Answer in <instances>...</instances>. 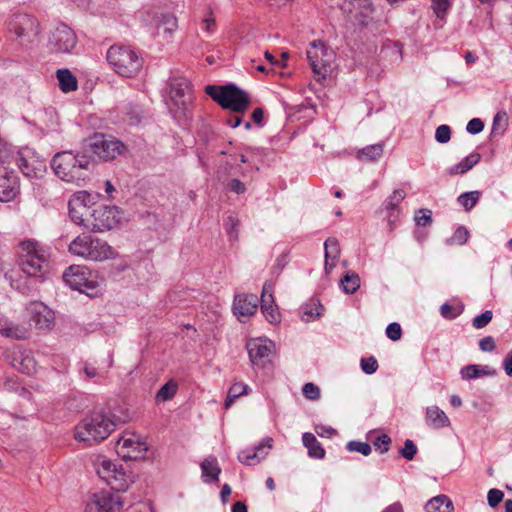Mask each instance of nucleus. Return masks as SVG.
Wrapping results in <instances>:
<instances>
[{"label": "nucleus", "mask_w": 512, "mask_h": 512, "mask_svg": "<svg viewBox=\"0 0 512 512\" xmlns=\"http://www.w3.org/2000/svg\"><path fill=\"white\" fill-rule=\"evenodd\" d=\"M116 422L110 412L95 410L86 416L75 428V439L86 446L106 439L115 429Z\"/></svg>", "instance_id": "nucleus-1"}, {"label": "nucleus", "mask_w": 512, "mask_h": 512, "mask_svg": "<svg viewBox=\"0 0 512 512\" xmlns=\"http://www.w3.org/2000/svg\"><path fill=\"white\" fill-rule=\"evenodd\" d=\"M91 164V157L86 153L75 154L73 151H61L56 153L51 162V168L55 175L63 181L80 185L87 177V171Z\"/></svg>", "instance_id": "nucleus-2"}, {"label": "nucleus", "mask_w": 512, "mask_h": 512, "mask_svg": "<svg viewBox=\"0 0 512 512\" xmlns=\"http://www.w3.org/2000/svg\"><path fill=\"white\" fill-rule=\"evenodd\" d=\"M48 250L36 240L19 243L18 265L30 278L40 279L48 271Z\"/></svg>", "instance_id": "nucleus-3"}, {"label": "nucleus", "mask_w": 512, "mask_h": 512, "mask_svg": "<svg viewBox=\"0 0 512 512\" xmlns=\"http://www.w3.org/2000/svg\"><path fill=\"white\" fill-rule=\"evenodd\" d=\"M106 58L115 73L126 78L136 76L144 63L138 51L124 45H112L107 51Z\"/></svg>", "instance_id": "nucleus-4"}, {"label": "nucleus", "mask_w": 512, "mask_h": 512, "mask_svg": "<svg viewBox=\"0 0 512 512\" xmlns=\"http://www.w3.org/2000/svg\"><path fill=\"white\" fill-rule=\"evenodd\" d=\"M69 252L93 261H104L117 256L116 251L106 241L87 233L77 236L70 243Z\"/></svg>", "instance_id": "nucleus-5"}, {"label": "nucleus", "mask_w": 512, "mask_h": 512, "mask_svg": "<svg viewBox=\"0 0 512 512\" xmlns=\"http://www.w3.org/2000/svg\"><path fill=\"white\" fill-rule=\"evenodd\" d=\"M205 92L222 108L237 114L244 113L251 103L248 93L235 84L208 85Z\"/></svg>", "instance_id": "nucleus-6"}, {"label": "nucleus", "mask_w": 512, "mask_h": 512, "mask_svg": "<svg viewBox=\"0 0 512 512\" xmlns=\"http://www.w3.org/2000/svg\"><path fill=\"white\" fill-rule=\"evenodd\" d=\"M7 29L14 34L15 40L22 46L34 45L40 33L38 20L30 14L13 13L7 19Z\"/></svg>", "instance_id": "nucleus-7"}, {"label": "nucleus", "mask_w": 512, "mask_h": 512, "mask_svg": "<svg viewBox=\"0 0 512 512\" xmlns=\"http://www.w3.org/2000/svg\"><path fill=\"white\" fill-rule=\"evenodd\" d=\"M85 153H91L100 160L109 161L120 155L124 149L121 141L104 134L95 133L85 140Z\"/></svg>", "instance_id": "nucleus-8"}, {"label": "nucleus", "mask_w": 512, "mask_h": 512, "mask_svg": "<svg viewBox=\"0 0 512 512\" xmlns=\"http://www.w3.org/2000/svg\"><path fill=\"white\" fill-rule=\"evenodd\" d=\"M307 59L313 73L325 78L331 71V65L335 59L334 51L321 40H314L307 49Z\"/></svg>", "instance_id": "nucleus-9"}, {"label": "nucleus", "mask_w": 512, "mask_h": 512, "mask_svg": "<svg viewBox=\"0 0 512 512\" xmlns=\"http://www.w3.org/2000/svg\"><path fill=\"white\" fill-rule=\"evenodd\" d=\"M64 282L73 290L89 294L98 286L96 275L86 266L72 265L63 273Z\"/></svg>", "instance_id": "nucleus-10"}, {"label": "nucleus", "mask_w": 512, "mask_h": 512, "mask_svg": "<svg viewBox=\"0 0 512 512\" xmlns=\"http://www.w3.org/2000/svg\"><path fill=\"white\" fill-rule=\"evenodd\" d=\"M121 219V212L116 206L100 205L94 208L87 219L86 228L94 232H105L113 229Z\"/></svg>", "instance_id": "nucleus-11"}, {"label": "nucleus", "mask_w": 512, "mask_h": 512, "mask_svg": "<svg viewBox=\"0 0 512 512\" xmlns=\"http://www.w3.org/2000/svg\"><path fill=\"white\" fill-rule=\"evenodd\" d=\"M97 473L103 478L112 490L124 492L132 483L131 476L127 475L123 467H118L110 460H103L98 466Z\"/></svg>", "instance_id": "nucleus-12"}, {"label": "nucleus", "mask_w": 512, "mask_h": 512, "mask_svg": "<svg viewBox=\"0 0 512 512\" xmlns=\"http://www.w3.org/2000/svg\"><path fill=\"white\" fill-rule=\"evenodd\" d=\"M15 162L27 178H40L47 170L46 160L28 148L18 152Z\"/></svg>", "instance_id": "nucleus-13"}, {"label": "nucleus", "mask_w": 512, "mask_h": 512, "mask_svg": "<svg viewBox=\"0 0 512 512\" xmlns=\"http://www.w3.org/2000/svg\"><path fill=\"white\" fill-rule=\"evenodd\" d=\"M86 512H123V499L118 493L102 490L91 495Z\"/></svg>", "instance_id": "nucleus-14"}, {"label": "nucleus", "mask_w": 512, "mask_h": 512, "mask_svg": "<svg viewBox=\"0 0 512 512\" xmlns=\"http://www.w3.org/2000/svg\"><path fill=\"white\" fill-rule=\"evenodd\" d=\"M170 99L177 108V113L186 115V111L192 102L190 82L185 78L172 79L170 82Z\"/></svg>", "instance_id": "nucleus-15"}, {"label": "nucleus", "mask_w": 512, "mask_h": 512, "mask_svg": "<svg viewBox=\"0 0 512 512\" xmlns=\"http://www.w3.org/2000/svg\"><path fill=\"white\" fill-rule=\"evenodd\" d=\"M246 348L252 365L264 367L266 363L270 362V355L275 344L266 338H255L247 342Z\"/></svg>", "instance_id": "nucleus-16"}, {"label": "nucleus", "mask_w": 512, "mask_h": 512, "mask_svg": "<svg viewBox=\"0 0 512 512\" xmlns=\"http://www.w3.org/2000/svg\"><path fill=\"white\" fill-rule=\"evenodd\" d=\"M49 44L60 53H70L77 44V36L66 24H59L51 32Z\"/></svg>", "instance_id": "nucleus-17"}, {"label": "nucleus", "mask_w": 512, "mask_h": 512, "mask_svg": "<svg viewBox=\"0 0 512 512\" xmlns=\"http://www.w3.org/2000/svg\"><path fill=\"white\" fill-rule=\"evenodd\" d=\"M30 325H34L38 330L50 329L54 324L55 314L43 302H31L27 308Z\"/></svg>", "instance_id": "nucleus-18"}, {"label": "nucleus", "mask_w": 512, "mask_h": 512, "mask_svg": "<svg viewBox=\"0 0 512 512\" xmlns=\"http://www.w3.org/2000/svg\"><path fill=\"white\" fill-rule=\"evenodd\" d=\"M20 183L17 173L0 163V202H10L19 193Z\"/></svg>", "instance_id": "nucleus-19"}, {"label": "nucleus", "mask_w": 512, "mask_h": 512, "mask_svg": "<svg viewBox=\"0 0 512 512\" xmlns=\"http://www.w3.org/2000/svg\"><path fill=\"white\" fill-rule=\"evenodd\" d=\"M118 454L123 458L137 459L147 451V444L136 435L121 437L117 442Z\"/></svg>", "instance_id": "nucleus-20"}, {"label": "nucleus", "mask_w": 512, "mask_h": 512, "mask_svg": "<svg viewBox=\"0 0 512 512\" xmlns=\"http://www.w3.org/2000/svg\"><path fill=\"white\" fill-rule=\"evenodd\" d=\"M272 438L266 437L262 442H260L253 450H243L238 454V459L241 463L245 465H252L254 463H258L261 459H263L267 455V451L272 448Z\"/></svg>", "instance_id": "nucleus-21"}, {"label": "nucleus", "mask_w": 512, "mask_h": 512, "mask_svg": "<svg viewBox=\"0 0 512 512\" xmlns=\"http://www.w3.org/2000/svg\"><path fill=\"white\" fill-rule=\"evenodd\" d=\"M258 298L254 294L237 295L234 299V313L239 316H251L256 312Z\"/></svg>", "instance_id": "nucleus-22"}, {"label": "nucleus", "mask_w": 512, "mask_h": 512, "mask_svg": "<svg viewBox=\"0 0 512 512\" xmlns=\"http://www.w3.org/2000/svg\"><path fill=\"white\" fill-rule=\"evenodd\" d=\"M0 333L16 340H25L30 335L27 327L14 324L5 318H0Z\"/></svg>", "instance_id": "nucleus-23"}, {"label": "nucleus", "mask_w": 512, "mask_h": 512, "mask_svg": "<svg viewBox=\"0 0 512 512\" xmlns=\"http://www.w3.org/2000/svg\"><path fill=\"white\" fill-rule=\"evenodd\" d=\"M202 478L205 483L218 482L221 468L214 456H209L201 463Z\"/></svg>", "instance_id": "nucleus-24"}, {"label": "nucleus", "mask_w": 512, "mask_h": 512, "mask_svg": "<svg viewBox=\"0 0 512 512\" xmlns=\"http://www.w3.org/2000/svg\"><path fill=\"white\" fill-rule=\"evenodd\" d=\"M426 423L433 429H440L449 426L450 420L439 407L431 406L426 410Z\"/></svg>", "instance_id": "nucleus-25"}, {"label": "nucleus", "mask_w": 512, "mask_h": 512, "mask_svg": "<svg viewBox=\"0 0 512 512\" xmlns=\"http://www.w3.org/2000/svg\"><path fill=\"white\" fill-rule=\"evenodd\" d=\"M156 34H172L177 29V19L171 13H161L154 18Z\"/></svg>", "instance_id": "nucleus-26"}, {"label": "nucleus", "mask_w": 512, "mask_h": 512, "mask_svg": "<svg viewBox=\"0 0 512 512\" xmlns=\"http://www.w3.org/2000/svg\"><path fill=\"white\" fill-rule=\"evenodd\" d=\"M424 508L426 512H454L453 502L445 494L432 497Z\"/></svg>", "instance_id": "nucleus-27"}, {"label": "nucleus", "mask_w": 512, "mask_h": 512, "mask_svg": "<svg viewBox=\"0 0 512 512\" xmlns=\"http://www.w3.org/2000/svg\"><path fill=\"white\" fill-rule=\"evenodd\" d=\"M325 271L326 273H330V271L335 267L336 260L340 255V247L339 242L336 238H328L325 243Z\"/></svg>", "instance_id": "nucleus-28"}, {"label": "nucleus", "mask_w": 512, "mask_h": 512, "mask_svg": "<svg viewBox=\"0 0 512 512\" xmlns=\"http://www.w3.org/2000/svg\"><path fill=\"white\" fill-rule=\"evenodd\" d=\"M405 197L406 193L403 189H396L384 202V208L387 211V219L391 228L396 219L394 212L398 211V205Z\"/></svg>", "instance_id": "nucleus-29"}, {"label": "nucleus", "mask_w": 512, "mask_h": 512, "mask_svg": "<svg viewBox=\"0 0 512 512\" xmlns=\"http://www.w3.org/2000/svg\"><path fill=\"white\" fill-rule=\"evenodd\" d=\"M301 318L303 321L309 322L318 319L323 315L324 306L318 299H310L307 303L301 306Z\"/></svg>", "instance_id": "nucleus-30"}, {"label": "nucleus", "mask_w": 512, "mask_h": 512, "mask_svg": "<svg viewBox=\"0 0 512 512\" xmlns=\"http://www.w3.org/2000/svg\"><path fill=\"white\" fill-rule=\"evenodd\" d=\"M59 88L64 93L75 91L78 87V81L74 74L66 68L59 69L56 72Z\"/></svg>", "instance_id": "nucleus-31"}, {"label": "nucleus", "mask_w": 512, "mask_h": 512, "mask_svg": "<svg viewBox=\"0 0 512 512\" xmlns=\"http://www.w3.org/2000/svg\"><path fill=\"white\" fill-rule=\"evenodd\" d=\"M481 159V155L477 152L471 153L465 157L461 162L451 166L447 172L449 175L464 174L472 169Z\"/></svg>", "instance_id": "nucleus-32"}, {"label": "nucleus", "mask_w": 512, "mask_h": 512, "mask_svg": "<svg viewBox=\"0 0 512 512\" xmlns=\"http://www.w3.org/2000/svg\"><path fill=\"white\" fill-rule=\"evenodd\" d=\"M304 446L308 449V455L311 458L323 459L325 456V450L316 439L314 434L306 432L302 436Z\"/></svg>", "instance_id": "nucleus-33"}, {"label": "nucleus", "mask_w": 512, "mask_h": 512, "mask_svg": "<svg viewBox=\"0 0 512 512\" xmlns=\"http://www.w3.org/2000/svg\"><path fill=\"white\" fill-rule=\"evenodd\" d=\"M68 209L71 220L79 226L86 227L87 219L89 218V214L91 212H88L87 209H84L81 206H79L78 200L73 202L69 199Z\"/></svg>", "instance_id": "nucleus-34"}, {"label": "nucleus", "mask_w": 512, "mask_h": 512, "mask_svg": "<svg viewBox=\"0 0 512 512\" xmlns=\"http://www.w3.org/2000/svg\"><path fill=\"white\" fill-rule=\"evenodd\" d=\"M341 290L346 294H354L360 288V277L353 271H348L339 281Z\"/></svg>", "instance_id": "nucleus-35"}, {"label": "nucleus", "mask_w": 512, "mask_h": 512, "mask_svg": "<svg viewBox=\"0 0 512 512\" xmlns=\"http://www.w3.org/2000/svg\"><path fill=\"white\" fill-rule=\"evenodd\" d=\"M460 374L463 379H475L480 376L494 375L495 371L492 370L489 366L470 364L463 367L460 371Z\"/></svg>", "instance_id": "nucleus-36"}, {"label": "nucleus", "mask_w": 512, "mask_h": 512, "mask_svg": "<svg viewBox=\"0 0 512 512\" xmlns=\"http://www.w3.org/2000/svg\"><path fill=\"white\" fill-rule=\"evenodd\" d=\"M383 154V145L380 143L369 145L359 150L357 158L366 161H376Z\"/></svg>", "instance_id": "nucleus-37"}, {"label": "nucleus", "mask_w": 512, "mask_h": 512, "mask_svg": "<svg viewBox=\"0 0 512 512\" xmlns=\"http://www.w3.org/2000/svg\"><path fill=\"white\" fill-rule=\"evenodd\" d=\"M249 390V386L244 383H234L228 391V395L224 403L225 408H229L233 404L235 399L239 398L242 395L248 394Z\"/></svg>", "instance_id": "nucleus-38"}, {"label": "nucleus", "mask_w": 512, "mask_h": 512, "mask_svg": "<svg viewBox=\"0 0 512 512\" xmlns=\"http://www.w3.org/2000/svg\"><path fill=\"white\" fill-rule=\"evenodd\" d=\"M481 193L479 191H470L462 193L458 198V203L463 206L466 211H470L479 201Z\"/></svg>", "instance_id": "nucleus-39"}, {"label": "nucleus", "mask_w": 512, "mask_h": 512, "mask_svg": "<svg viewBox=\"0 0 512 512\" xmlns=\"http://www.w3.org/2000/svg\"><path fill=\"white\" fill-rule=\"evenodd\" d=\"M97 197V195H92L87 191H78L72 195L70 200L73 202L78 200L79 206H81L84 209H87V211L90 212V207L91 205L95 204Z\"/></svg>", "instance_id": "nucleus-40"}, {"label": "nucleus", "mask_w": 512, "mask_h": 512, "mask_svg": "<svg viewBox=\"0 0 512 512\" xmlns=\"http://www.w3.org/2000/svg\"><path fill=\"white\" fill-rule=\"evenodd\" d=\"M178 385L174 381L165 383L157 392L156 399L159 401L170 400L177 392Z\"/></svg>", "instance_id": "nucleus-41"}, {"label": "nucleus", "mask_w": 512, "mask_h": 512, "mask_svg": "<svg viewBox=\"0 0 512 512\" xmlns=\"http://www.w3.org/2000/svg\"><path fill=\"white\" fill-rule=\"evenodd\" d=\"M346 449L349 452H358L364 456H368L372 449L367 442L352 440L346 444Z\"/></svg>", "instance_id": "nucleus-42"}, {"label": "nucleus", "mask_w": 512, "mask_h": 512, "mask_svg": "<svg viewBox=\"0 0 512 512\" xmlns=\"http://www.w3.org/2000/svg\"><path fill=\"white\" fill-rule=\"evenodd\" d=\"M261 310L266 320L271 324L280 322V313L275 304L272 305H261Z\"/></svg>", "instance_id": "nucleus-43"}, {"label": "nucleus", "mask_w": 512, "mask_h": 512, "mask_svg": "<svg viewBox=\"0 0 512 512\" xmlns=\"http://www.w3.org/2000/svg\"><path fill=\"white\" fill-rule=\"evenodd\" d=\"M417 446L416 444L410 440L406 439L404 442V446L399 450V454L406 460H413L415 455L417 454Z\"/></svg>", "instance_id": "nucleus-44"}, {"label": "nucleus", "mask_w": 512, "mask_h": 512, "mask_svg": "<svg viewBox=\"0 0 512 512\" xmlns=\"http://www.w3.org/2000/svg\"><path fill=\"white\" fill-rule=\"evenodd\" d=\"M493 318V313L490 310H486L480 315H477L472 320V325L476 329H482L486 327Z\"/></svg>", "instance_id": "nucleus-45"}, {"label": "nucleus", "mask_w": 512, "mask_h": 512, "mask_svg": "<svg viewBox=\"0 0 512 512\" xmlns=\"http://www.w3.org/2000/svg\"><path fill=\"white\" fill-rule=\"evenodd\" d=\"M360 365L362 371L368 375L375 373L378 369V362L376 358L373 356L362 358L360 361Z\"/></svg>", "instance_id": "nucleus-46"}, {"label": "nucleus", "mask_w": 512, "mask_h": 512, "mask_svg": "<svg viewBox=\"0 0 512 512\" xmlns=\"http://www.w3.org/2000/svg\"><path fill=\"white\" fill-rule=\"evenodd\" d=\"M238 225L239 221L234 216L230 215L225 221V228L230 239L236 240L238 238Z\"/></svg>", "instance_id": "nucleus-47"}, {"label": "nucleus", "mask_w": 512, "mask_h": 512, "mask_svg": "<svg viewBox=\"0 0 512 512\" xmlns=\"http://www.w3.org/2000/svg\"><path fill=\"white\" fill-rule=\"evenodd\" d=\"M503 498H504V493L499 489L492 488L488 491L487 501H488V505L491 508L497 507L502 502Z\"/></svg>", "instance_id": "nucleus-48"}, {"label": "nucleus", "mask_w": 512, "mask_h": 512, "mask_svg": "<svg viewBox=\"0 0 512 512\" xmlns=\"http://www.w3.org/2000/svg\"><path fill=\"white\" fill-rule=\"evenodd\" d=\"M303 395L309 400H318L320 398V389L317 385L308 382L303 386Z\"/></svg>", "instance_id": "nucleus-49"}, {"label": "nucleus", "mask_w": 512, "mask_h": 512, "mask_svg": "<svg viewBox=\"0 0 512 512\" xmlns=\"http://www.w3.org/2000/svg\"><path fill=\"white\" fill-rule=\"evenodd\" d=\"M451 138V129L448 125H440L437 127L435 132V139L437 142L444 144L447 143Z\"/></svg>", "instance_id": "nucleus-50"}, {"label": "nucleus", "mask_w": 512, "mask_h": 512, "mask_svg": "<svg viewBox=\"0 0 512 512\" xmlns=\"http://www.w3.org/2000/svg\"><path fill=\"white\" fill-rule=\"evenodd\" d=\"M433 10L438 18L443 19L450 7L449 0H432Z\"/></svg>", "instance_id": "nucleus-51"}, {"label": "nucleus", "mask_w": 512, "mask_h": 512, "mask_svg": "<svg viewBox=\"0 0 512 512\" xmlns=\"http://www.w3.org/2000/svg\"><path fill=\"white\" fill-rule=\"evenodd\" d=\"M386 336L392 341H398L402 337V329L399 323L392 322L386 328Z\"/></svg>", "instance_id": "nucleus-52"}, {"label": "nucleus", "mask_w": 512, "mask_h": 512, "mask_svg": "<svg viewBox=\"0 0 512 512\" xmlns=\"http://www.w3.org/2000/svg\"><path fill=\"white\" fill-rule=\"evenodd\" d=\"M461 313V310H456L455 307L448 303H444L440 307V314L443 318L452 320L455 319L457 316H459Z\"/></svg>", "instance_id": "nucleus-53"}, {"label": "nucleus", "mask_w": 512, "mask_h": 512, "mask_svg": "<svg viewBox=\"0 0 512 512\" xmlns=\"http://www.w3.org/2000/svg\"><path fill=\"white\" fill-rule=\"evenodd\" d=\"M274 303L272 285L265 283L262 289L261 305H272Z\"/></svg>", "instance_id": "nucleus-54"}, {"label": "nucleus", "mask_w": 512, "mask_h": 512, "mask_svg": "<svg viewBox=\"0 0 512 512\" xmlns=\"http://www.w3.org/2000/svg\"><path fill=\"white\" fill-rule=\"evenodd\" d=\"M416 224L419 226H426L432 222L431 211L428 209H420L415 216Z\"/></svg>", "instance_id": "nucleus-55"}, {"label": "nucleus", "mask_w": 512, "mask_h": 512, "mask_svg": "<svg viewBox=\"0 0 512 512\" xmlns=\"http://www.w3.org/2000/svg\"><path fill=\"white\" fill-rule=\"evenodd\" d=\"M390 444L391 438L387 434L379 435L374 441V446L377 449H381L382 453L388 452Z\"/></svg>", "instance_id": "nucleus-56"}, {"label": "nucleus", "mask_w": 512, "mask_h": 512, "mask_svg": "<svg viewBox=\"0 0 512 512\" xmlns=\"http://www.w3.org/2000/svg\"><path fill=\"white\" fill-rule=\"evenodd\" d=\"M484 129V123L481 119L479 118H473L471 119L467 126H466V131L469 133V134H472V135H475V134H478L480 133L482 130Z\"/></svg>", "instance_id": "nucleus-57"}, {"label": "nucleus", "mask_w": 512, "mask_h": 512, "mask_svg": "<svg viewBox=\"0 0 512 512\" xmlns=\"http://www.w3.org/2000/svg\"><path fill=\"white\" fill-rule=\"evenodd\" d=\"M468 238H469V232L463 226L458 227L452 237L453 241L458 243L459 245L465 244L467 242Z\"/></svg>", "instance_id": "nucleus-58"}, {"label": "nucleus", "mask_w": 512, "mask_h": 512, "mask_svg": "<svg viewBox=\"0 0 512 512\" xmlns=\"http://www.w3.org/2000/svg\"><path fill=\"white\" fill-rule=\"evenodd\" d=\"M495 347V341L492 336H486L479 341V348L483 352H492Z\"/></svg>", "instance_id": "nucleus-59"}, {"label": "nucleus", "mask_w": 512, "mask_h": 512, "mask_svg": "<svg viewBox=\"0 0 512 512\" xmlns=\"http://www.w3.org/2000/svg\"><path fill=\"white\" fill-rule=\"evenodd\" d=\"M227 187L230 191L236 193V194H242L246 191L245 184L240 181L239 179H232L228 184Z\"/></svg>", "instance_id": "nucleus-60"}, {"label": "nucleus", "mask_w": 512, "mask_h": 512, "mask_svg": "<svg viewBox=\"0 0 512 512\" xmlns=\"http://www.w3.org/2000/svg\"><path fill=\"white\" fill-rule=\"evenodd\" d=\"M241 122H242V117L239 115H229L225 119V123L232 128L238 127L241 124Z\"/></svg>", "instance_id": "nucleus-61"}, {"label": "nucleus", "mask_w": 512, "mask_h": 512, "mask_svg": "<svg viewBox=\"0 0 512 512\" xmlns=\"http://www.w3.org/2000/svg\"><path fill=\"white\" fill-rule=\"evenodd\" d=\"M264 111L262 108H256L252 112V120L259 126L263 125Z\"/></svg>", "instance_id": "nucleus-62"}, {"label": "nucleus", "mask_w": 512, "mask_h": 512, "mask_svg": "<svg viewBox=\"0 0 512 512\" xmlns=\"http://www.w3.org/2000/svg\"><path fill=\"white\" fill-rule=\"evenodd\" d=\"M505 373L512 377V355L508 354L503 361Z\"/></svg>", "instance_id": "nucleus-63"}, {"label": "nucleus", "mask_w": 512, "mask_h": 512, "mask_svg": "<svg viewBox=\"0 0 512 512\" xmlns=\"http://www.w3.org/2000/svg\"><path fill=\"white\" fill-rule=\"evenodd\" d=\"M382 512H403V508L400 502H394L387 506Z\"/></svg>", "instance_id": "nucleus-64"}]
</instances>
